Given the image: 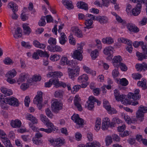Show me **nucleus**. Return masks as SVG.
Wrapping results in <instances>:
<instances>
[{"instance_id":"1","label":"nucleus","mask_w":147,"mask_h":147,"mask_svg":"<svg viewBox=\"0 0 147 147\" xmlns=\"http://www.w3.org/2000/svg\"><path fill=\"white\" fill-rule=\"evenodd\" d=\"M42 121L47 127H50L48 129L40 128L39 130L40 131H44L48 134L51 133L55 129L53 124L45 116L42 115L40 117Z\"/></svg>"},{"instance_id":"2","label":"nucleus","mask_w":147,"mask_h":147,"mask_svg":"<svg viewBox=\"0 0 147 147\" xmlns=\"http://www.w3.org/2000/svg\"><path fill=\"white\" fill-rule=\"evenodd\" d=\"M114 95L116 100L118 101H121L122 104L126 105L127 104L130 103L129 98H127L125 95H121L118 90H114Z\"/></svg>"},{"instance_id":"3","label":"nucleus","mask_w":147,"mask_h":147,"mask_svg":"<svg viewBox=\"0 0 147 147\" xmlns=\"http://www.w3.org/2000/svg\"><path fill=\"white\" fill-rule=\"evenodd\" d=\"M86 17L92 18L93 20H96L101 24H104L108 22V19L105 16H99L96 17L92 14L88 13L86 15Z\"/></svg>"},{"instance_id":"4","label":"nucleus","mask_w":147,"mask_h":147,"mask_svg":"<svg viewBox=\"0 0 147 147\" xmlns=\"http://www.w3.org/2000/svg\"><path fill=\"white\" fill-rule=\"evenodd\" d=\"M134 3H137V5L132 11V13L134 16L138 15L140 12L141 9L142 7L141 4L143 1V0H132Z\"/></svg>"},{"instance_id":"5","label":"nucleus","mask_w":147,"mask_h":147,"mask_svg":"<svg viewBox=\"0 0 147 147\" xmlns=\"http://www.w3.org/2000/svg\"><path fill=\"white\" fill-rule=\"evenodd\" d=\"M147 112V107L143 105L140 106L136 113V117L141 122L144 119V113Z\"/></svg>"},{"instance_id":"6","label":"nucleus","mask_w":147,"mask_h":147,"mask_svg":"<svg viewBox=\"0 0 147 147\" xmlns=\"http://www.w3.org/2000/svg\"><path fill=\"white\" fill-rule=\"evenodd\" d=\"M42 92L41 91H38L37 94L36 96L33 100L34 103L37 105V107L39 110H40L42 107Z\"/></svg>"},{"instance_id":"7","label":"nucleus","mask_w":147,"mask_h":147,"mask_svg":"<svg viewBox=\"0 0 147 147\" xmlns=\"http://www.w3.org/2000/svg\"><path fill=\"white\" fill-rule=\"evenodd\" d=\"M67 72L69 78L74 80V77L79 75L80 69L79 67H77L75 69H72L70 68L67 69Z\"/></svg>"},{"instance_id":"8","label":"nucleus","mask_w":147,"mask_h":147,"mask_svg":"<svg viewBox=\"0 0 147 147\" xmlns=\"http://www.w3.org/2000/svg\"><path fill=\"white\" fill-rule=\"evenodd\" d=\"M63 107V104L57 101L54 102L51 106L52 111L55 113H59V111L62 109Z\"/></svg>"},{"instance_id":"9","label":"nucleus","mask_w":147,"mask_h":147,"mask_svg":"<svg viewBox=\"0 0 147 147\" xmlns=\"http://www.w3.org/2000/svg\"><path fill=\"white\" fill-rule=\"evenodd\" d=\"M26 118L27 119L31 121L32 123H31L29 124V126L31 129L34 131L36 130V127L34 124L37 123L38 120L37 119L31 114L27 115Z\"/></svg>"},{"instance_id":"10","label":"nucleus","mask_w":147,"mask_h":147,"mask_svg":"<svg viewBox=\"0 0 147 147\" xmlns=\"http://www.w3.org/2000/svg\"><path fill=\"white\" fill-rule=\"evenodd\" d=\"M5 101V100H4ZM5 103L9 105L15 107H18L19 105L18 99L13 97H9L5 100Z\"/></svg>"},{"instance_id":"11","label":"nucleus","mask_w":147,"mask_h":147,"mask_svg":"<svg viewBox=\"0 0 147 147\" xmlns=\"http://www.w3.org/2000/svg\"><path fill=\"white\" fill-rule=\"evenodd\" d=\"M140 90L138 89H136L134 92V93H129L127 95V98H132L134 100H137L139 99L141 96L139 94Z\"/></svg>"},{"instance_id":"12","label":"nucleus","mask_w":147,"mask_h":147,"mask_svg":"<svg viewBox=\"0 0 147 147\" xmlns=\"http://www.w3.org/2000/svg\"><path fill=\"white\" fill-rule=\"evenodd\" d=\"M49 141L53 145L61 146L65 142V140L63 138H60L53 139L50 140Z\"/></svg>"},{"instance_id":"13","label":"nucleus","mask_w":147,"mask_h":147,"mask_svg":"<svg viewBox=\"0 0 147 147\" xmlns=\"http://www.w3.org/2000/svg\"><path fill=\"white\" fill-rule=\"evenodd\" d=\"M71 119L75 123L79 125H84V120L80 118L78 115L74 114L71 117Z\"/></svg>"},{"instance_id":"14","label":"nucleus","mask_w":147,"mask_h":147,"mask_svg":"<svg viewBox=\"0 0 147 147\" xmlns=\"http://www.w3.org/2000/svg\"><path fill=\"white\" fill-rule=\"evenodd\" d=\"M113 48L112 47H106L104 50L103 52L105 54L108 55L107 58L111 59L112 57V54L113 53Z\"/></svg>"},{"instance_id":"15","label":"nucleus","mask_w":147,"mask_h":147,"mask_svg":"<svg viewBox=\"0 0 147 147\" xmlns=\"http://www.w3.org/2000/svg\"><path fill=\"white\" fill-rule=\"evenodd\" d=\"M135 67L137 71H141L142 70L145 71L147 69V64L145 62H143L142 63H137Z\"/></svg>"},{"instance_id":"16","label":"nucleus","mask_w":147,"mask_h":147,"mask_svg":"<svg viewBox=\"0 0 147 147\" xmlns=\"http://www.w3.org/2000/svg\"><path fill=\"white\" fill-rule=\"evenodd\" d=\"M63 75V73L60 72H51L49 73L47 76L49 78L53 77L57 79L58 77L60 78L61 76Z\"/></svg>"},{"instance_id":"17","label":"nucleus","mask_w":147,"mask_h":147,"mask_svg":"<svg viewBox=\"0 0 147 147\" xmlns=\"http://www.w3.org/2000/svg\"><path fill=\"white\" fill-rule=\"evenodd\" d=\"M126 26L128 30L130 32L136 33L139 31V29L135 25L132 23H128L127 24Z\"/></svg>"},{"instance_id":"18","label":"nucleus","mask_w":147,"mask_h":147,"mask_svg":"<svg viewBox=\"0 0 147 147\" xmlns=\"http://www.w3.org/2000/svg\"><path fill=\"white\" fill-rule=\"evenodd\" d=\"M48 49L51 52H61L62 49L61 47L58 45H56L55 47L53 46H48L47 47Z\"/></svg>"},{"instance_id":"19","label":"nucleus","mask_w":147,"mask_h":147,"mask_svg":"<svg viewBox=\"0 0 147 147\" xmlns=\"http://www.w3.org/2000/svg\"><path fill=\"white\" fill-rule=\"evenodd\" d=\"M74 102L75 106L77 107L78 110L80 111H81L82 109L80 104V100L78 96L76 95L75 96Z\"/></svg>"},{"instance_id":"20","label":"nucleus","mask_w":147,"mask_h":147,"mask_svg":"<svg viewBox=\"0 0 147 147\" xmlns=\"http://www.w3.org/2000/svg\"><path fill=\"white\" fill-rule=\"evenodd\" d=\"M78 50H75L72 55V57L75 59L81 61L82 60L83 57L82 53Z\"/></svg>"},{"instance_id":"21","label":"nucleus","mask_w":147,"mask_h":147,"mask_svg":"<svg viewBox=\"0 0 147 147\" xmlns=\"http://www.w3.org/2000/svg\"><path fill=\"white\" fill-rule=\"evenodd\" d=\"M72 30L74 34L78 37L82 38L83 37L82 31L78 27H73Z\"/></svg>"},{"instance_id":"22","label":"nucleus","mask_w":147,"mask_h":147,"mask_svg":"<svg viewBox=\"0 0 147 147\" xmlns=\"http://www.w3.org/2000/svg\"><path fill=\"white\" fill-rule=\"evenodd\" d=\"M11 125L13 128H18L20 127L21 125V122L18 119L12 120L11 122Z\"/></svg>"},{"instance_id":"23","label":"nucleus","mask_w":147,"mask_h":147,"mask_svg":"<svg viewBox=\"0 0 147 147\" xmlns=\"http://www.w3.org/2000/svg\"><path fill=\"white\" fill-rule=\"evenodd\" d=\"M1 90L2 92L5 94L4 96H9L13 94V92L11 90L6 88L2 87Z\"/></svg>"},{"instance_id":"24","label":"nucleus","mask_w":147,"mask_h":147,"mask_svg":"<svg viewBox=\"0 0 147 147\" xmlns=\"http://www.w3.org/2000/svg\"><path fill=\"white\" fill-rule=\"evenodd\" d=\"M122 61V59L120 56H116L114 57L112 61L114 66H118L119 63Z\"/></svg>"},{"instance_id":"25","label":"nucleus","mask_w":147,"mask_h":147,"mask_svg":"<svg viewBox=\"0 0 147 147\" xmlns=\"http://www.w3.org/2000/svg\"><path fill=\"white\" fill-rule=\"evenodd\" d=\"M62 2L63 5L65 6L68 9H71L74 8L72 2L71 1L65 0L62 1Z\"/></svg>"},{"instance_id":"26","label":"nucleus","mask_w":147,"mask_h":147,"mask_svg":"<svg viewBox=\"0 0 147 147\" xmlns=\"http://www.w3.org/2000/svg\"><path fill=\"white\" fill-rule=\"evenodd\" d=\"M67 38L64 33H61V37L59 38V43L62 45H64L67 41Z\"/></svg>"},{"instance_id":"27","label":"nucleus","mask_w":147,"mask_h":147,"mask_svg":"<svg viewBox=\"0 0 147 147\" xmlns=\"http://www.w3.org/2000/svg\"><path fill=\"white\" fill-rule=\"evenodd\" d=\"M23 28L25 34L28 35L31 33L32 30L26 24H23Z\"/></svg>"},{"instance_id":"28","label":"nucleus","mask_w":147,"mask_h":147,"mask_svg":"<svg viewBox=\"0 0 147 147\" xmlns=\"http://www.w3.org/2000/svg\"><path fill=\"white\" fill-rule=\"evenodd\" d=\"M88 75L86 74H84L79 77L78 78V81L80 83H83L86 82L88 80Z\"/></svg>"},{"instance_id":"29","label":"nucleus","mask_w":147,"mask_h":147,"mask_svg":"<svg viewBox=\"0 0 147 147\" xmlns=\"http://www.w3.org/2000/svg\"><path fill=\"white\" fill-rule=\"evenodd\" d=\"M77 6L78 8L83 9L86 10L88 9L87 4L83 2H78L77 4Z\"/></svg>"},{"instance_id":"30","label":"nucleus","mask_w":147,"mask_h":147,"mask_svg":"<svg viewBox=\"0 0 147 147\" xmlns=\"http://www.w3.org/2000/svg\"><path fill=\"white\" fill-rule=\"evenodd\" d=\"M102 41L103 43L107 44H111L114 42L113 39L111 37H107L103 38Z\"/></svg>"},{"instance_id":"31","label":"nucleus","mask_w":147,"mask_h":147,"mask_svg":"<svg viewBox=\"0 0 147 147\" xmlns=\"http://www.w3.org/2000/svg\"><path fill=\"white\" fill-rule=\"evenodd\" d=\"M22 36L21 28L20 27H18L15 31V33L13 34V37L15 38H21Z\"/></svg>"},{"instance_id":"32","label":"nucleus","mask_w":147,"mask_h":147,"mask_svg":"<svg viewBox=\"0 0 147 147\" xmlns=\"http://www.w3.org/2000/svg\"><path fill=\"white\" fill-rule=\"evenodd\" d=\"M16 74V72L14 69H13L8 71L6 74V77L7 78H13Z\"/></svg>"},{"instance_id":"33","label":"nucleus","mask_w":147,"mask_h":147,"mask_svg":"<svg viewBox=\"0 0 147 147\" xmlns=\"http://www.w3.org/2000/svg\"><path fill=\"white\" fill-rule=\"evenodd\" d=\"M88 100L92 104L93 103L94 104V102H96L97 103L98 105H99L101 103V102L100 101L96 99L94 96H89L88 98Z\"/></svg>"},{"instance_id":"34","label":"nucleus","mask_w":147,"mask_h":147,"mask_svg":"<svg viewBox=\"0 0 147 147\" xmlns=\"http://www.w3.org/2000/svg\"><path fill=\"white\" fill-rule=\"evenodd\" d=\"M136 55L138 58V60L139 61H142L144 59H147V56L144 54L137 52L136 53Z\"/></svg>"},{"instance_id":"35","label":"nucleus","mask_w":147,"mask_h":147,"mask_svg":"<svg viewBox=\"0 0 147 147\" xmlns=\"http://www.w3.org/2000/svg\"><path fill=\"white\" fill-rule=\"evenodd\" d=\"M2 140L5 146L7 147H11L12 145L10 141L7 138L4 137L2 138Z\"/></svg>"},{"instance_id":"36","label":"nucleus","mask_w":147,"mask_h":147,"mask_svg":"<svg viewBox=\"0 0 147 147\" xmlns=\"http://www.w3.org/2000/svg\"><path fill=\"white\" fill-rule=\"evenodd\" d=\"M101 119L99 118H97L96 120L95 125V129L97 131L100 128L101 125Z\"/></svg>"},{"instance_id":"37","label":"nucleus","mask_w":147,"mask_h":147,"mask_svg":"<svg viewBox=\"0 0 147 147\" xmlns=\"http://www.w3.org/2000/svg\"><path fill=\"white\" fill-rule=\"evenodd\" d=\"M90 18L89 19L85 20V24L88 28V29L91 28L90 26L93 23V20L92 19V18Z\"/></svg>"},{"instance_id":"38","label":"nucleus","mask_w":147,"mask_h":147,"mask_svg":"<svg viewBox=\"0 0 147 147\" xmlns=\"http://www.w3.org/2000/svg\"><path fill=\"white\" fill-rule=\"evenodd\" d=\"M78 64L77 61L76 60L69 61L68 63V65L70 66L72 68H74L78 66H77Z\"/></svg>"},{"instance_id":"39","label":"nucleus","mask_w":147,"mask_h":147,"mask_svg":"<svg viewBox=\"0 0 147 147\" xmlns=\"http://www.w3.org/2000/svg\"><path fill=\"white\" fill-rule=\"evenodd\" d=\"M28 76V75L26 74H22L20 76L18 80V82H22L26 79Z\"/></svg>"},{"instance_id":"40","label":"nucleus","mask_w":147,"mask_h":147,"mask_svg":"<svg viewBox=\"0 0 147 147\" xmlns=\"http://www.w3.org/2000/svg\"><path fill=\"white\" fill-rule=\"evenodd\" d=\"M38 55L40 57H43L48 58L49 57V55L46 52H43L41 50H37Z\"/></svg>"},{"instance_id":"41","label":"nucleus","mask_w":147,"mask_h":147,"mask_svg":"<svg viewBox=\"0 0 147 147\" xmlns=\"http://www.w3.org/2000/svg\"><path fill=\"white\" fill-rule=\"evenodd\" d=\"M88 145L89 147H100V143L96 141H94L93 142L88 143Z\"/></svg>"},{"instance_id":"42","label":"nucleus","mask_w":147,"mask_h":147,"mask_svg":"<svg viewBox=\"0 0 147 147\" xmlns=\"http://www.w3.org/2000/svg\"><path fill=\"white\" fill-rule=\"evenodd\" d=\"M98 55V52L96 49H95L92 51L91 56L92 59H95Z\"/></svg>"},{"instance_id":"43","label":"nucleus","mask_w":147,"mask_h":147,"mask_svg":"<svg viewBox=\"0 0 147 147\" xmlns=\"http://www.w3.org/2000/svg\"><path fill=\"white\" fill-rule=\"evenodd\" d=\"M119 75L120 74L118 71V67L113 70L112 72V75L113 78H115L118 77Z\"/></svg>"},{"instance_id":"44","label":"nucleus","mask_w":147,"mask_h":147,"mask_svg":"<svg viewBox=\"0 0 147 147\" xmlns=\"http://www.w3.org/2000/svg\"><path fill=\"white\" fill-rule=\"evenodd\" d=\"M22 46L26 49H30L32 47V45H30L29 42L22 41L21 42Z\"/></svg>"},{"instance_id":"45","label":"nucleus","mask_w":147,"mask_h":147,"mask_svg":"<svg viewBox=\"0 0 147 147\" xmlns=\"http://www.w3.org/2000/svg\"><path fill=\"white\" fill-rule=\"evenodd\" d=\"M120 80L119 84L122 86H126L128 84V81L125 78H122Z\"/></svg>"},{"instance_id":"46","label":"nucleus","mask_w":147,"mask_h":147,"mask_svg":"<svg viewBox=\"0 0 147 147\" xmlns=\"http://www.w3.org/2000/svg\"><path fill=\"white\" fill-rule=\"evenodd\" d=\"M3 62L5 65H11L12 64L13 62L9 57H7L3 61Z\"/></svg>"},{"instance_id":"47","label":"nucleus","mask_w":147,"mask_h":147,"mask_svg":"<svg viewBox=\"0 0 147 147\" xmlns=\"http://www.w3.org/2000/svg\"><path fill=\"white\" fill-rule=\"evenodd\" d=\"M46 22H45V17H42L38 22V24L40 26H44L45 25Z\"/></svg>"},{"instance_id":"48","label":"nucleus","mask_w":147,"mask_h":147,"mask_svg":"<svg viewBox=\"0 0 147 147\" xmlns=\"http://www.w3.org/2000/svg\"><path fill=\"white\" fill-rule=\"evenodd\" d=\"M69 61L67 60V59L66 57H62L60 61V64L63 65L66 64L68 65Z\"/></svg>"},{"instance_id":"49","label":"nucleus","mask_w":147,"mask_h":147,"mask_svg":"<svg viewBox=\"0 0 147 147\" xmlns=\"http://www.w3.org/2000/svg\"><path fill=\"white\" fill-rule=\"evenodd\" d=\"M117 67H119L122 71H126L127 69V67L126 65L122 63H119Z\"/></svg>"},{"instance_id":"50","label":"nucleus","mask_w":147,"mask_h":147,"mask_svg":"<svg viewBox=\"0 0 147 147\" xmlns=\"http://www.w3.org/2000/svg\"><path fill=\"white\" fill-rule=\"evenodd\" d=\"M48 42L50 44L49 46L55 45L56 44V39L55 38L50 37L48 40Z\"/></svg>"},{"instance_id":"51","label":"nucleus","mask_w":147,"mask_h":147,"mask_svg":"<svg viewBox=\"0 0 147 147\" xmlns=\"http://www.w3.org/2000/svg\"><path fill=\"white\" fill-rule=\"evenodd\" d=\"M105 143L107 146H108L112 142V138L111 136H108L105 138Z\"/></svg>"},{"instance_id":"52","label":"nucleus","mask_w":147,"mask_h":147,"mask_svg":"<svg viewBox=\"0 0 147 147\" xmlns=\"http://www.w3.org/2000/svg\"><path fill=\"white\" fill-rule=\"evenodd\" d=\"M32 141L36 145L41 144L42 142V141L40 139L33 138Z\"/></svg>"},{"instance_id":"53","label":"nucleus","mask_w":147,"mask_h":147,"mask_svg":"<svg viewBox=\"0 0 147 147\" xmlns=\"http://www.w3.org/2000/svg\"><path fill=\"white\" fill-rule=\"evenodd\" d=\"M69 43L73 45H75L76 43V41L75 38H73L72 34L70 35L69 36Z\"/></svg>"},{"instance_id":"54","label":"nucleus","mask_w":147,"mask_h":147,"mask_svg":"<svg viewBox=\"0 0 147 147\" xmlns=\"http://www.w3.org/2000/svg\"><path fill=\"white\" fill-rule=\"evenodd\" d=\"M63 92L61 90H58L56 91L55 93V97L61 98L63 96Z\"/></svg>"},{"instance_id":"55","label":"nucleus","mask_w":147,"mask_h":147,"mask_svg":"<svg viewBox=\"0 0 147 147\" xmlns=\"http://www.w3.org/2000/svg\"><path fill=\"white\" fill-rule=\"evenodd\" d=\"M138 86H141L144 90L146 88V83L145 82L139 81L137 83Z\"/></svg>"},{"instance_id":"56","label":"nucleus","mask_w":147,"mask_h":147,"mask_svg":"<svg viewBox=\"0 0 147 147\" xmlns=\"http://www.w3.org/2000/svg\"><path fill=\"white\" fill-rule=\"evenodd\" d=\"M103 107L107 110H109V108H111V106L109 105V102L108 101L106 100H103Z\"/></svg>"},{"instance_id":"57","label":"nucleus","mask_w":147,"mask_h":147,"mask_svg":"<svg viewBox=\"0 0 147 147\" xmlns=\"http://www.w3.org/2000/svg\"><path fill=\"white\" fill-rule=\"evenodd\" d=\"M52 84L55 85L56 86H59L60 82H59L58 79L55 78V79H51Z\"/></svg>"},{"instance_id":"58","label":"nucleus","mask_w":147,"mask_h":147,"mask_svg":"<svg viewBox=\"0 0 147 147\" xmlns=\"http://www.w3.org/2000/svg\"><path fill=\"white\" fill-rule=\"evenodd\" d=\"M144 44V42L142 41L138 42L136 41L133 43V46L135 48L138 47L140 45L141 46Z\"/></svg>"},{"instance_id":"59","label":"nucleus","mask_w":147,"mask_h":147,"mask_svg":"<svg viewBox=\"0 0 147 147\" xmlns=\"http://www.w3.org/2000/svg\"><path fill=\"white\" fill-rule=\"evenodd\" d=\"M45 112L47 115L48 117L50 118H52L53 114L51 110L49 108H47L46 109Z\"/></svg>"},{"instance_id":"60","label":"nucleus","mask_w":147,"mask_h":147,"mask_svg":"<svg viewBox=\"0 0 147 147\" xmlns=\"http://www.w3.org/2000/svg\"><path fill=\"white\" fill-rule=\"evenodd\" d=\"M144 54L147 55V46L146 44H144V43L143 45L141 46Z\"/></svg>"},{"instance_id":"61","label":"nucleus","mask_w":147,"mask_h":147,"mask_svg":"<svg viewBox=\"0 0 147 147\" xmlns=\"http://www.w3.org/2000/svg\"><path fill=\"white\" fill-rule=\"evenodd\" d=\"M30 102V99L28 96H26L24 100V104L25 105L28 107L29 106V103Z\"/></svg>"},{"instance_id":"62","label":"nucleus","mask_w":147,"mask_h":147,"mask_svg":"<svg viewBox=\"0 0 147 147\" xmlns=\"http://www.w3.org/2000/svg\"><path fill=\"white\" fill-rule=\"evenodd\" d=\"M83 69L87 73L91 74L92 70L90 69L89 67L86 65H84L83 66Z\"/></svg>"},{"instance_id":"63","label":"nucleus","mask_w":147,"mask_h":147,"mask_svg":"<svg viewBox=\"0 0 147 147\" xmlns=\"http://www.w3.org/2000/svg\"><path fill=\"white\" fill-rule=\"evenodd\" d=\"M32 80L33 81H40L41 80V77L40 76H34L32 77Z\"/></svg>"},{"instance_id":"64","label":"nucleus","mask_w":147,"mask_h":147,"mask_svg":"<svg viewBox=\"0 0 147 147\" xmlns=\"http://www.w3.org/2000/svg\"><path fill=\"white\" fill-rule=\"evenodd\" d=\"M47 23L53 22V20L52 17L50 15H48L46 16Z\"/></svg>"}]
</instances>
